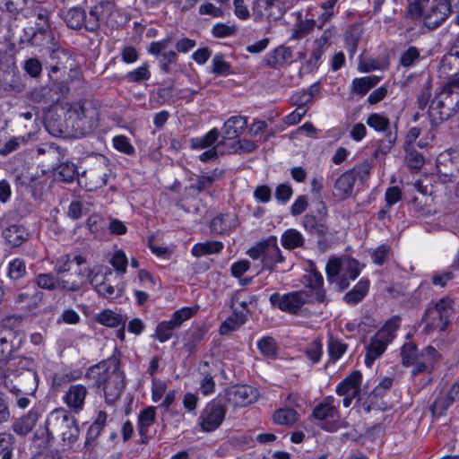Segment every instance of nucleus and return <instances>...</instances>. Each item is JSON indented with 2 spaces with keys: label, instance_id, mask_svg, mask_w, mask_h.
<instances>
[{
  "label": "nucleus",
  "instance_id": "nucleus-58",
  "mask_svg": "<svg viewBox=\"0 0 459 459\" xmlns=\"http://www.w3.org/2000/svg\"><path fill=\"white\" fill-rule=\"evenodd\" d=\"M212 73L217 75H227L230 74V65L225 62L221 55H215L212 60Z\"/></svg>",
  "mask_w": 459,
  "mask_h": 459
},
{
  "label": "nucleus",
  "instance_id": "nucleus-6",
  "mask_svg": "<svg viewBox=\"0 0 459 459\" xmlns=\"http://www.w3.org/2000/svg\"><path fill=\"white\" fill-rule=\"evenodd\" d=\"M459 108V94L444 87L429 106V115L434 119L446 120Z\"/></svg>",
  "mask_w": 459,
  "mask_h": 459
},
{
  "label": "nucleus",
  "instance_id": "nucleus-25",
  "mask_svg": "<svg viewBox=\"0 0 459 459\" xmlns=\"http://www.w3.org/2000/svg\"><path fill=\"white\" fill-rule=\"evenodd\" d=\"M451 13V4L448 0H435V4L431 7L428 19L429 23L438 26L443 22Z\"/></svg>",
  "mask_w": 459,
  "mask_h": 459
},
{
  "label": "nucleus",
  "instance_id": "nucleus-53",
  "mask_svg": "<svg viewBox=\"0 0 459 459\" xmlns=\"http://www.w3.org/2000/svg\"><path fill=\"white\" fill-rule=\"evenodd\" d=\"M227 152V149L225 147V140H221L216 145L211 147L207 151L204 152L199 159L202 161H208L210 160H214L218 157L219 154H225Z\"/></svg>",
  "mask_w": 459,
  "mask_h": 459
},
{
  "label": "nucleus",
  "instance_id": "nucleus-39",
  "mask_svg": "<svg viewBox=\"0 0 459 459\" xmlns=\"http://www.w3.org/2000/svg\"><path fill=\"white\" fill-rule=\"evenodd\" d=\"M380 78L376 75L356 78L352 81V91L358 94L364 95L376 86Z\"/></svg>",
  "mask_w": 459,
  "mask_h": 459
},
{
  "label": "nucleus",
  "instance_id": "nucleus-20",
  "mask_svg": "<svg viewBox=\"0 0 459 459\" xmlns=\"http://www.w3.org/2000/svg\"><path fill=\"white\" fill-rule=\"evenodd\" d=\"M17 392L26 395H33L38 387V375L34 370L25 369L15 377Z\"/></svg>",
  "mask_w": 459,
  "mask_h": 459
},
{
  "label": "nucleus",
  "instance_id": "nucleus-26",
  "mask_svg": "<svg viewBox=\"0 0 459 459\" xmlns=\"http://www.w3.org/2000/svg\"><path fill=\"white\" fill-rule=\"evenodd\" d=\"M28 230L22 225H11L3 231V237L12 247H19L29 238Z\"/></svg>",
  "mask_w": 459,
  "mask_h": 459
},
{
  "label": "nucleus",
  "instance_id": "nucleus-2",
  "mask_svg": "<svg viewBox=\"0 0 459 459\" xmlns=\"http://www.w3.org/2000/svg\"><path fill=\"white\" fill-rule=\"evenodd\" d=\"M45 427L49 437H60L69 446L78 439L80 434L76 420L62 407L56 408L48 414Z\"/></svg>",
  "mask_w": 459,
  "mask_h": 459
},
{
  "label": "nucleus",
  "instance_id": "nucleus-34",
  "mask_svg": "<svg viewBox=\"0 0 459 459\" xmlns=\"http://www.w3.org/2000/svg\"><path fill=\"white\" fill-rule=\"evenodd\" d=\"M273 419L278 425L290 426L299 420V415L294 409L286 407L275 411Z\"/></svg>",
  "mask_w": 459,
  "mask_h": 459
},
{
  "label": "nucleus",
  "instance_id": "nucleus-56",
  "mask_svg": "<svg viewBox=\"0 0 459 459\" xmlns=\"http://www.w3.org/2000/svg\"><path fill=\"white\" fill-rule=\"evenodd\" d=\"M150 75L151 74L149 71V65L147 64H143L136 69L129 72L126 75V78L130 82H140L148 80Z\"/></svg>",
  "mask_w": 459,
  "mask_h": 459
},
{
  "label": "nucleus",
  "instance_id": "nucleus-48",
  "mask_svg": "<svg viewBox=\"0 0 459 459\" xmlns=\"http://www.w3.org/2000/svg\"><path fill=\"white\" fill-rule=\"evenodd\" d=\"M256 147L257 145L255 142L247 139H242L230 143L226 149L228 153L252 152L256 149Z\"/></svg>",
  "mask_w": 459,
  "mask_h": 459
},
{
  "label": "nucleus",
  "instance_id": "nucleus-27",
  "mask_svg": "<svg viewBox=\"0 0 459 459\" xmlns=\"http://www.w3.org/2000/svg\"><path fill=\"white\" fill-rule=\"evenodd\" d=\"M39 417V414L36 410H30L26 415L14 422L13 426V431L21 436L29 434L35 427Z\"/></svg>",
  "mask_w": 459,
  "mask_h": 459
},
{
  "label": "nucleus",
  "instance_id": "nucleus-35",
  "mask_svg": "<svg viewBox=\"0 0 459 459\" xmlns=\"http://www.w3.org/2000/svg\"><path fill=\"white\" fill-rule=\"evenodd\" d=\"M223 177L221 169H215L206 175L198 176L194 186L198 191H204L209 189L213 183L219 181Z\"/></svg>",
  "mask_w": 459,
  "mask_h": 459
},
{
  "label": "nucleus",
  "instance_id": "nucleus-55",
  "mask_svg": "<svg viewBox=\"0 0 459 459\" xmlns=\"http://www.w3.org/2000/svg\"><path fill=\"white\" fill-rule=\"evenodd\" d=\"M114 148L126 155H133L135 152L134 146L125 135H117L113 138Z\"/></svg>",
  "mask_w": 459,
  "mask_h": 459
},
{
  "label": "nucleus",
  "instance_id": "nucleus-7",
  "mask_svg": "<svg viewBox=\"0 0 459 459\" xmlns=\"http://www.w3.org/2000/svg\"><path fill=\"white\" fill-rule=\"evenodd\" d=\"M95 115L96 111L91 105L85 106V104L77 103L68 110L67 122L72 123L76 135H83L91 129Z\"/></svg>",
  "mask_w": 459,
  "mask_h": 459
},
{
  "label": "nucleus",
  "instance_id": "nucleus-12",
  "mask_svg": "<svg viewBox=\"0 0 459 459\" xmlns=\"http://www.w3.org/2000/svg\"><path fill=\"white\" fill-rule=\"evenodd\" d=\"M78 280L77 281H70L68 279L62 280V290L67 291H78L80 290L87 282L94 287L98 279L103 278V274L100 273L97 267L90 268L83 267L79 268L77 272Z\"/></svg>",
  "mask_w": 459,
  "mask_h": 459
},
{
  "label": "nucleus",
  "instance_id": "nucleus-29",
  "mask_svg": "<svg viewBox=\"0 0 459 459\" xmlns=\"http://www.w3.org/2000/svg\"><path fill=\"white\" fill-rule=\"evenodd\" d=\"M42 293L36 290H27L18 293L15 297V304L21 308L31 310L41 301Z\"/></svg>",
  "mask_w": 459,
  "mask_h": 459
},
{
  "label": "nucleus",
  "instance_id": "nucleus-47",
  "mask_svg": "<svg viewBox=\"0 0 459 459\" xmlns=\"http://www.w3.org/2000/svg\"><path fill=\"white\" fill-rule=\"evenodd\" d=\"M346 350L347 344L342 340L334 338L333 335L329 336L328 353L331 359L334 360L339 359L345 353Z\"/></svg>",
  "mask_w": 459,
  "mask_h": 459
},
{
  "label": "nucleus",
  "instance_id": "nucleus-63",
  "mask_svg": "<svg viewBox=\"0 0 459 459\" xmlns=\"http://www.w3.org/2000/svg\"><path fill=\"white\" fill-rule=\"evenodd\" d=\"M111 264L117 272L125 273L127 266V258L126 254L121 250L115 252L111 258Z\"/></svg>",
  "mask_w": 459,
  "mask_h": 459
},
{
  "label": "nucleus",
  "instance_id": "nucleus-31",
  "mask_svg": "<svg viewBox=\"0 0 459 459\" xmlns=\"http://www.w3.org/2000/svg\"><path fill=\"white\" fill-rule=\"evenodd\" d=\"M156 410L150 406L142 411L138 417V431L142 438H147L150 427L154 423Z\"/></svg>",
  "mask_w": 459,
  "mask_h": 459
},
{
  "label": "nucleus",
  "instance_id": "nucleus-16",
  "mask_svg": "<svg viewBox=\"0 0 459 459\" xmlns=\"http://www.w3.org/2000/svg\"><path fill=\"white\" fill-rule=\"evenodd\" d=\"M438 352L432 346H427L423 348L417 356L415 364H412L411 366L413 367L411 375L417 376L418 374L424 372L430 373L433 369L435 362L438 359Z\"/></svg>",
  "mask_w": 459,
  "mask_h": 459
},
{
  "label": "nucleus",
  "instance_id": "nucleus-60",
  "mask_svg": "<svg viewBox=\"0 0 459 459\" xmlns=\"http://www.w3.org/2000/svg\"><path fill=\"white\" fill-rule=\"evenodd\" d=\"M237 27L224 23H217L212 29V33L215 38H224L236 34Z\"/></svg>",
  "mask_w": 459,
  "mask_h": 459
},
{
  "label": "nucleus",
  "instance_id": "nucleus-64",
  "mask_svg": "<svg viewBox=\"0 0 459 459\" xmlns=\"http://www.w3.org/2000/svg\"><path fill=\"white\" fill-rule=\"evenodd\" d=\"M405 159L408 166L414 169H420L424 164L423 156L415 150H409Z\"/></svg>",
  "mask_w": 459,
  "mask_h": 459
},
{
  "label": "nucleus",
  "instance_id": "nucleus-40",
  "mask_svg": "<svg viewBox=\"0 0 459 459\" xmlns=\"http://www.w3.org/2000/svg\"><path fill=\"white\" fill-rule=\"evenodd\" d=\"M106 273L103 274V278L98 279V281L94 285V288L98 291V293L107 299H116L120 296L121 289L117 286H113L110 283L104 281Z\"/></svg>",
  "mask_w": 459,
  "mask_h": 459
},
{
  "label": "nucleus",
  "instance_id": "nucleus-32",
  "mask_svg": "<svg viewBox=\"0 0 459 459\" xmlns=\"http://www.w3.org/2000/svg\"><path fill=\"white\" fill-rule=\"evenodd\" d=\"M64 21L68 27L74 30L85 27V11L78 7L71 8L64 14Z\"/></svg>",
  "mask_w": 459,
  "mask_h": 459
},
{
  "label": "nucleus",
  "instance_id": "nucleus-46",
  "mask_svg": "<svg viewBox=\"0 0 459 459\" xmlns=\"http://www.w3.org/2000/svg\"><path fill=\"white\" fill-rule=\"evenodd\" d=\"M318 91V87L313 85L307 91L297 92L292 96L293 103L299 108H307V105L312 102L314 95Z\"/></svg>",
  "mask_w": 459,
  "mask_h": 459
},
{
  "label": "nucleus",
  "instance_id": "nucleus-4",
  "mask_svg": "<svg viewBox=\"0 0 459 459\" xmlns=\"http://www.w3.org/2000/svg\"><path fill=\"white\" fill-rule=\"evenodd\" d=\"M247 255L253 260H261L263 268L268 271L274 270L278 264L284 261L277 238L274 236L256 243L248 249Z\"/></svg>",
  "mask_w": 459,
  "mask_h": 459
},
{
  "label": "nucleus",
  "instance_id": "nucleus-30",
  "mask_svg": "<svg viewBox=\"0 0 459 459\" xmlns=\"http://www.w3.org/2000/svg\"><path fill=\"white\" fill-rule=\"evenodd\" d=\"M223 247L222 242L216 240L200 242L193 246L191 253L195 257H201L206 255L219 254Z\"/></svg>",
  "mask_w": 459,
  "mask_h": 459
},
{
  "label": "nucleus",
  "instance_id": "nucleus-42",
  "mask_svg": "<svg viewBox=\"0 0 459 459\" xmlns=\"http://www.w3.org/2000/svg\"><path fill=\"white\" fill-rule=\"evenodd\" d=\"M420 351L417 345L412 342H405L401 348V359L402 364L405 367H411L415 364V360Z\"/></svg>",
  "mask_w": 459,
  "mask_h": 459
},
{
  "label": "nucleus",
  "instance_id": "nucleus-17",
  "mask_svg": "<svg viewBox=\"0 0 459 459\" xmlns=\"http://www.w3.org/2000/svg\"><path fill=\"white\" fill-rule=\"evenodd\" d=\"M0 324V383L4 381L3 377L5 373L4 363L6 362L13 352V344L11 339L14 336L12 329L7 328L4 323Z\"/></svg>",
  "mask_w": 459,
  "mask_h": 459
},
{
  "label": "nucleus",
  "instance_id": "nucleus-50",
  "mask_svg": "<svg viewBox=\"0 0 459 459\" xmlns=\"http://www.w3.org/2000/svg\"><path fill=\"white\" fill-rule=\"evenodd\" d=\"M26 274L25 262L21 258H15L9 263L8 276L13 280H19Z\"/></svg>",
  "mask_w": 459,
  "mask_h": 459
},
{
  "label": "nucleus",
  "instance_id": "nucleus-36",
  "mask_svg": "<svg viewBox=\"0 0 459 459\" xmlns=\"http://www.w3.org/2000/svg\"><path fill=\"white\" fill-rule=\"evenodd\" d=\"M183 322L182 317H172L168 321L160 323L157 326L156 334L158 339L163 342L168 341L172 335V330L181 325Z\"/></svg>",
  "mask_w": 459,
  "mask_h": 459
},
{
  "label": "nucleus",
  "instance_id": "nucleus-51",
  "mask_svg": "<svg viewBox=\"0 0 459 459\" xmlns=\"http://www.w3.org/2000/svg\"><path fill=\"white\" fill-rule=\"evenodd\" d=\"M244 323V317H227L221 325L220 333L222 335L230 334L238 330Z\"/></svg>",
  "mask_w": 459,
  "mask_h": 459
},
{
  "label": "nucleus",
  "instance_id": "nucleus-22",
  "mask_svg": "<svg viewBox=\"0 0 459 459\" xmlns=\"http://www.w3.org/2000/svg\"><path fill=\"white\" fill-rule=\"evenodd\" d=\"M108 177V169L105 166H98L85 173L82 178L85 179L87 190L93 191L106 186Z\"/></svg>",
  "mask_w": 459,
  "mask_h": 459
},
{
  "label": "nucleus",
  "instance_id": "nucleus-19",
  "mask_svg": "<svg viewBox=\"0 0 459 459\" xmlns=\"http://www.w3.org/2000/svg\"><path fill=\"white\" fill-rule=\"evenodd\" d=\"M238 225V217L234 213H221L210 222V230L213 234H228Z\"/></svg>",
  "mask_w": 459,
  "mask_h": 459
},
{
  "label": "nucleus",
  "instance_id": "nucleus-3",
  "mask_svg": "<svg viewBox=\"0 0 459 459\" xmlns=\"http://www.w3.org/2000/svg\"><path fill=\"white\" fill-rule=\"evenodd\" d=\"M398 327V317H392L373 336L367 347L365 356L367 367L370 368L374 361L385 352L387 345L394 339Z\"/></svg>",
  "mask_w": 459,
  "mask_h": 459
},
{
  "label": "nucleus",
  "instance_id": "nucleus-61",
  "mask_svg": "<svg viewBox=\"0 0 459 459\" xmlns=\"http://www.w3.org/2000/svg\"><path fill=\"white\" fill-rule=\"evenodd\" d=\"M336 3L337 0H326L322 3L321 8L323 9V13L318 17V20L322 24H325L333 17Z\"/></svg>",
  "mask_w": 459,
  "mask_h": 459
},
{
  "label": "nucleus",
  "instance_id": "nucleus-15",
  "mask_svg": "<svg viewBox=\"0 0 459 459\" xmlns=\"http://www.w3.org/2000/svg\"><path fill=\"white\" fill-rule=\"evenodd\" d=\"M367 125L377 132L383 133L385 136L387 144L384 148L389 151L396 142V133L391 131L390 120L388 117L374 113L368 116L366 121Z\"/></svg>",
  "mask_w": 459,
  "mask_h": 459
},
{
  "label": "nucleus",
  "instance_id": "nucleus-59",
  "mask_svg": "<svg viewBox=\"0 0 459 459\" xmlns=\"http://www.w3.org/2000/svg\"><path fill=\"white\" fill-rule=\"evenodd\" d=\"M307 358L313 362L317 363L323 354V344L321 340H315L306 351Z\"/></svg>",
  "mask_w": 459,
  "mask_h": 459
},
{
  "label": "nucleus",
  "instance_id": "nucleus-38",
  "mask_svg": "<svg viewBox=\"0 0 459 459\" xmlns=\"http://www.w3.org/2000/svg\"><path fill=\"white\" fill-rule=\"evenodd\" d=\"M281 241L285 248L292 250L303 245L304 238L297 230L290 229L281 235Z\"/></svg>",
  "mask_w": 459,
  "mask_h": 459
},
{
  "label": "nucleus",
  "instance_id": "nucleus-62",
  "mask_svg": "<svg viewBox=\"0 0 459 459\" xmlns=\"http://www.w3.org/2000/svg\"><path fill=\"white\" fill-rule=\"evenodd\" d=\"M113 8V1L112 0H104L98 3L96 5L91 8L90 14L91 16H96L99 20L104 21L103 11H110Z\"/></svg>",
  "mask_w": 459,
  "mask_h": 459
},
{
  "label": "nucleus",
  "instance_id": "nucleus-43",
  "mask_svg": "<svg viewBox=\"0 0 459 459\" xmlns=\"http://www.w3.org/2000/svg\"><path fill=\"white\" fill-rule=\"evenodd\" d=\"M62 280L63 279H57L51 273H39L37 275L35 281L39 288L48 290H54L58 288L62 289Z\"/></svg>",
  "mask_w": 459,
  "mask_h": 459
},
{
  "label": "nucleus",
  "instance_id": "nucleus-8",
  "mask_svg": "<svg viewBox=\"0 0 459 459\" xmlns=\"http://www.w3.org/2000/svg\"><path fill=\"white\" fill-rule=\"evenodd\" d=\"M227 410L217 401L208 403L199 417V425L203 431L212 432L223 422Z\"/></svg>",
  "mask_w": 459,
  "mask_h": 459
},
{
  "label": "nucleus",
  "instance_id": "nucleus-10",
  "mask_svg": "<svg viewBox=\"0 0 459 459\" xmlns=\"http://www.w3.org/2000/svg\"><path fill=\"white\" fill-rule=\"evenodd\" d=\"M362 375L359 371H353L341 381L336 386V394L343 396L342 405L351 406L353 399L359 400Z\"/></svg>",
  "mask_w": 459,
  "mask_h": 459
},
{
  "label": "nucleus",
  "instance_id": "nucleus-5",
  "mask_svg": "<svg viewBox=\"0 0 459 459\" xmlns=\"http://www.w3.org/2000/svg\"><path fill=\"white\" fill-rule=\"evenodd\" d=\"M312 416L321 422V429L329 432H334L346 424L340 419L337 406L334 404V398L328 396L316 405Z\"/></svg>",
  "mask_w": 459,
  "mask_h": 459
},
{
  "label": "nucleus",
  "instance_id": "nucleus-52",
  "mask_svg": "<svg viewBox=\"0 0 459 459\" xmlns=\"http://www.w3.org/2000/svg\"><path fill=\"white\" fill-rule=\"evenodd\" d=\"M13 445V437L11 434H0V457L2 459H11Z\"/></svg>",
  "mask_w": 459,
  "mask_h": 459
},
{
  "label": "nucleus",
  "instance_id": "nucleus-37",
  "mask_svg": "<svg viewBox=\"0 0 459 459\" xmlns=\"http://www.w3.org/2000/svg\"><path fill=\"white\" fill-rule=\"evenodd\" d=\"M369 288V281L368 280H360L354 288L349 291L344 299L349 304H356L360 301L367 294Z\"/></svg>",
  "mask_w": 459,
  "mask_h": 459
},
{
  "label": "nucleus",
  "instance_id": "nucleus-11",
  "mask_svg": "<svg viewBox=\"0 0 459 459\" xmlns=\"http://www.w3.org/2000/svg\"><path fill=\"white\" fill-rule=\"evenodd\" d=\"M257 396V390L248 385H234L226 391L227 402L238 407L249 405L256 400Z\"/></svg>",
  "mask_w": 459,
  "mask_h": 459
},
{
  "label": "nucleus",
  "instance_id": "nucleus-1",
  "mask_svg": "<svg viewBox=\"0 0 459 459\" xmlns=\"http://www.w3.org/2000/svg\"><path fill=\"white\" fill-rule=\"evenodd\" d=\"M86 377L97 387H102L108 404H113L119 398L125 385L123 373L117 363L112 360H103L91 367Z\"/></svg>",
  "mask_w": 459,
  "mask_h": 459
},
{
  "label": "nucleus",
  "instance_id": "nucleus-57",
  "mask_svg": "<svg viewBox=\"0 0 459 459\" xmlns=\"http://www.w3.org/2000/svg\"><path fill=\"white\" fill-rule=\"evenodd\" d=\"M260 351L267 357H273L277 352V344L272 337H264L257 343Z\"/></svg>",
  "mask_w": 459,
  "mask_h": 459
},
{
  "label": "nucleus",
  "instance_id": "nucleus-13",
  "mask_svg": "<svg viewBox=\"0 0 459 459\" xmlns=\"http://www.w3.org/2000/svg\"><path fill=\"white\" fill-rule=\"evenodd\" d=\"M253 10L256 22H260L264 18L278 20L284 13L281 0H257Z\"/></svg>",
  "mask_w": 459,
  "mask_h": 459
},
{
  "label": "nucleus",
  "instance_id": "nucleus-49",
  "mask_svg": "<svg viewBox=\"0 0 459 459\" xmlns=\"http://www.w3.org/2000/svg\"><path fill=\"white\" fill-rule=\"evenodd\" d=\"M420 50L416 47H410L401 54L399 64L405 68L414 65L420 59Z\"/></svg>",
  "mask_w": 459,
  "mask_h": 459
},
{
  "label": "nucleus",
  "instance_id": "nucleus-24",
  "mask_svg": "<svg viewBox=\"0 0 459 459\" xmlns=\"http://www.w3.org/2000/svg\"><path fill=\"white\" fill-rule=\"evenodd\" d=\"M198 371L202 376L200 389L204 395H208L215 391V370L212 368L207 361H203L198 366Z\"/></svg>",
  "mask_w": 459,
  "mask_h": 459
},
{
  "label": "nucleus",
  "instance_id": "nucleus-33",
  "mask_svg": "<svg viewBox=\"0 0 459 459\" xmlns=\"http://www.w3.org/2000/svg\"><path fill=\"white\" fill-rule=\"evenodd\" d=\"M304 228L310 233L324 236L328 231V227L323 219H317L311 214L305 215L303 219Z\"/></svg>",
  "mask_w": 459,
  "mask_h": 459
},
{
  "label": "nucleus",
  "instance_id": "nucleus-9",
  "mask_svg": "<svg viewBox=\"0 0 459 459\" xmlns=\"http://www.w3.org/2000/svg\"><path fill=\"white\" fill-rule=\"evenodd\" d=\"M308 300L310 299L307 291H295L282 296L275 293L270 297V301L273 307L290 314H297Z\"/></svg>",
  "mask_w": 459,
  "mask_h": 459
},
{
  "label": "nucleus",
  "instance_id": "nucleus-45",
  "mask_svg": "<svg viewBox=\"0 0 459 459\" xmlns=\"http://www.w3.org/2000/svg\"><path fill=\"white\" fill-rule=\"evenodd\" d=\"M455 313L453 300L448 298H443L429 307L426 314H438L439 316H448Z\"/></svg>",
  "mask_w": 459,
  "mask_h": 459
},
{
  "label": "nucleus",
  "instance_id": "nucleus-21",
  "mask_svg": "<svg viewBox=\"0 0 459 459\" xmlns=\"http://www.w3.org/2000/svg\"><path fill=\"white\" fill-rule=\"evenodd\" d=\"M343 268V259L332 258L326 264V274L327 280L329 282H335L340 290H342L349 287L350 282L345 278L342 277L340 273H342V269Z\"/></svg>",
  "mask_w": 459,
  "mask_h": 459
},
{
  "label": "nucleus",
  "instance_id": "nucleus-54",
  "mask_svg": "<svg viewBox=\"0 0 459 459\" xmlns=\"http://www.w3.org/2000/svg\"><path fill=\"white\" fill-rule=\"evenodd\" d=\"M58 177L65 182H71L76 175V167L72 162H63L57 167Z\"/></svg>",
  "mask_w": 459,
  "mask_h": 459
},
{
  "label": "nucleus",
  "instance_id": "nucleus-28",
  "mask_svg": "<svg viewBox=\"0 0 459 459\" xmlns=\"http://www.w3.org/2000/svg\"><path fill=\"white\" fill-rule=\"evenodd\" d=\"M323 283V276L320 273H313L310 275L308 283L309 290L307 292H308L309 299L312 302H325V290L322 288Z\"/></svg>",
  "mask_w": 459,
  "mask_h": 459
},
{
  "label": "nucleus",
  "instance_id": "nucleus-23",
  "mask_svg": "<svg viewBox=\"0 0 459 459\" xmlns=\"http://www.w3.org/2000/svg\"><path fill=\"white\" fill-rule=\"evenodd\" d=\"M354 182V171H345L335 180L333 195L339 199L349 197L352 193Z\"/></svg>",
  "mask_w": 459,
  "mask_h": 459
},
{
  "label": "nucleus",
  "instance_id": "nucleus-44",
  "mask_svg": "<svg viewBox=\"0 0 459 459\" xmlns=\"http://www.w3.org/2000/svg\"><path fill=\"white\" fill-rule=\"evenodd\" d=\"M362 265L355 259L346 257L343 259V268L342 269V276L345 277L349 281L355 280L360 273Z\"/></svg>",
  "mask_w": 459,
  "mask_h": 459
},
{
  "label": "nucleus",
  "instance_id": "nucleus-18",
  "mask_svg": "<svg viewBox=\"0 0 459 459\" xmlns=\"http://www.w3.org/2000/svg\"><path fill=\"white\" fill-rule=\"evenodd\" d=\"M247 126V119L245 117L236 116L229 118L222 127L223 138L225 140V147H228L230 143L228 141L238 138L242 134Z\"/></svg>",
  "mask_w": 459,
  "mask_h": 459
},
{
  "label": "nucleus",
  "instance_id": "nucleus-41",
  "mask_svg": "<svg viewBox=\"0 0 459 459\" xmlns=\"http://www.w3.org/2000/svg\"><path fill=\"white\" fill-rule=\"evenodd\" d=\"M218 137L219 131L213 128L202 137L191 139V147L193 149H210L218 140Z\"/></svg>",
  "mask_w": 459,
  "mask_h": 459
},
{
  "label": "nucleus",
  "instance_id": "nucleus-14",
  "mask_svg": "<svg viewBox=\"0 0 459 459\" xmlns=\"http://www.w3.org/2000/svg\"><path fill=\"white\" fill-rule=\"evenodd\" d=\"M88 394L86 386L81 384L71 385L63 396V402L74 413L83 410Z\"/></svg>",
  "mask_w": 459,
  "mask_h": 459
}]
</instances>
